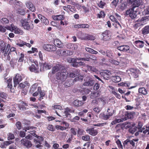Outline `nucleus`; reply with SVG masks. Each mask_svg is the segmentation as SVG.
<instances>
[{"mask_svg":"<svg viewBox=\"0 0 149 149\" xmlns=\"http://www.w3.org/2000/svg\"><path fill=\"white\" fill-rule=\"evenodd\" d=\"M21 23L24 29L28 31L33 29L34 27L33 22L27 19L21 20Z\"/></svg>","mask_w":149,"mask_h":149,"instance_id":"nucleus-1","label":"nucleus"},{"mask_svg":"<svg viewBox=\"0 0 149 149\" xmlns=\"http://www.w3.org/2000/svg\"><path fill=\"white\" fill-rule=\"evenodd\" d=\"M60 72H58L56 74V78L58 80L64 81L67 78L68 74L66 69L63 68L61 69Z\"/></svg>","mask_w":149,"mask_h":149,"instance_id":"nucleus-2","label":"nucleus"},{"mask_svg":"<svg viewBox=\"0 0 149 149\" xmlns=\"http://www.w3.org/2000/svg\"><path fill=\"white\" fill-rule=\"evenodd\" d=\"M139 6L134 5V7L127 10L126 12V14L128 15L132 19H134L136 17L137 15V12L136 10H135V8Z\"/></svg>","mask_w":149,"mask_h":149,"instance_id":"nucleus-3","label":"nucleus"},{"mask_svg":"<svg viewBox=\"0 0 149 149\" xmlns=\"http://www.w3.org/2000/svg\"><path fill=\"white\" fill-rule=\"evenodd\" d=\"M109 18L110 20L113 22L115 23V26H114L116 28H118L119 27H121V25L118 21H120L121 20V17L118 13H115L114 15H111L110 16Z\"/></svg>","mask_w":149,"mask_h":149,"instance_id":"nucleus-4","label":"nucleus"},{"mask_svg":"<svg viewBox=\"0 0 149 149\" xmlns=\"http://www.w3.org/2000/svg\"><path fill=\"white\" fill-rule=\"evenodd\" d=\"M28 136H26L25 138L22 139L20 141L21 145L28 148H30L32 146V144L31 141L27 139L28 138Z\"/></svg>","mask_w":149,"mask_h":149,"instance_id":"nucleus-5","label":"nucleus"},{"mask_svg":"<svg viewBox=\"0 0 149 149\" xmlns=\"http://www.w3.org/2000/svg\"><path fill=\"white\" fill-rule=\"evenodd\" d=\"M107 112V114L105 115L104 113H101V115L102 116L103 119L107 120L109 119V118L112 116L114 113V111L112 108H108Z\"/></svg>","mask_w":149,"mask_h":149,"instance_id":"nucleus-6","label":"nucleus"},{"mask_svg":"<svg viewBox=\"0 0 149 149\" xmlns=\"http://www.w3.org/2000/svg\"><path fill=\"white\" fill-rule=\"evenodd\" d=\"M42 47L44 49L49 52L55 51L56 49L55 46L47 44H44Z\"/></svg>","mask_w":149,"mask_h":149,"instance_id":"nucleus-7","label":"nucleus"},{"mask_svg":"<svg viewBox=\"0 0 149 149\" xmlns=\"http://www.w3.org/2000/svg\"><path fill=\"white\" fill-rule=\"evenodd\" d=\"M70 62L72 63V66L74 67L77 68L85 64L84 62L81 61L77 62V59H75L74 58H70Z\"/></svg>","mask_w":149,"mask_h":149,"instance_id":"nucleus-8","label":"nucleus"},{"mask_svg":"<svg viewBox=\"0 0 149 149\" xmlns=\"http://www.w3.org/2000/svg\"><path fill=\"white\" fill-rule=\"evenodd\" d=\"M129 70L130 72V74L134 78H138L141 74L140 70L136 68H130Z\"/></svg>","mask_w":149,"mask_h":149,"instance_id":"nucleus-9","label":"nucleus"},{"mask_svg":"<svg viewBox=\"0 0 149 149\" xmlns=\"http://www.w3.org/2000/svg\"><path fill=\"white\" fill-rule=\"evenodd\" d=\"M103 36L102 39L104 41L108 40L110 39L111 36V33L109 30H106L102 33Z\"/></svg>","mask_w":149,"mask_h":149,"instance_id":"nucleus-10","label":"nucleus"},{"mask_svg":"<svg viewBox=\"0 0 149 149\" xmlns=\"http://www.w3.org/2000/svg\"><path fill=\"white\" fill-rule=\"evenodd\" d=\"M22 80V76L19 74H17L13 78L14 87H16L17 85L19 84Z\"/></svg>","mask_w":149,"mask_h":149,"instance_id":"nucleus-11","label":"nucleus"},{"mask_svg":"<svg viewBox=\"0 0 149 149\" xmlns=\"http://www.w3.org/2000/svg\"><path fill=\"white\" fill-rule=\"evenodd\" d=\"M86 131L89 134L92 136H94L96 135L98 133V130L94 129V127H87Z\"/></svg>","mask_w":149,"mask_h":149,"instance_id":"nucleus-12","label":"nucleus"},{"mask_svg":"<svg viewBox=\"0 0 149 149\" xmlns=\"http://www.w3.org/2000/svg\"><path fill=\"white\" fill-rule=\"evenodd\" d=\"M29 68L31 72H34L36 73L39 72V67L38 64V63L37 64H32Z\"/></svg>","mask_w":149,"mask_h":149,"instance_id":"nucleus-13","label":"nucleus"},{"mask_svg":"<svg viewBox=\"0 0 149 149\" xmlns=\"http://www.w3.org/2000/svg\"><path fill=\"white\" fill-rule=\"evenodd\" d=\"M95 38L93 35L87 34H82L81 39L82 40H94Z\"/></svg>","mask_w":149,"mask_h":149,"instance_id":"nucleus-14","label":"nucleus"},{"mask_svg":"<svg viewBox=\"0 0 149 149\" xmlns=\"http://www.w3.org/2000/svg\"><path fill=\"white\" fill-rule=\"evenodd\" d=\"M25 5L26 7L31 11L34 12L36 11L35 7L31 1H26L25 3Z\"/></svg>","mask_w":149,"mask_h":149,"instance_id":"nucleus-15","label":"nucleus"},{"mask_svg":"<svg viewBox=\"0 0 149 149\" xmlns=\"http://www.w3.org/2000/svg\"><path fill=\"white\" fill-rule=\"evenodd\" d=\"M101 74L104 79L107 80L109 79L111 72L109 70H104L101 72Z\"/></svg>","mask_w":149,"mask_h":149,"instance_id":"nucleus-16","label":"nucleus"},{"mask_svg":"<svg viewBox=\"0 0 149 149\" xmlns=\"http://www.w3.org/2000/svg\"><path fill=\"white\" fill-rule=\"evenodd\" d=\"M52 65L51 63H45L42 65L40 67V71L41 72H42L45 69H50L51 68Z\"/></svg>","mask_w":149,"mask_h":149,"instance_id":"nucleus-17","label":"nucleus"},{"mask_svg":"<svg viewBox=\"0 0 149 149\" xmlns=\"http://www.w3.org/2000/svg\"><path fill=\"white\" fill-rule=\"evenodd\" d=\"M5 76H6L7 75L5 74ZM4 79H5V82L7 84V88H9L10 90V91L12 92L11 91L13 88V86L12 85V78H9L8 79H7V78L5 77V76L4 77Z\"/></svg>","mask_w":149,"mask_h":149,"instance_id":"nucleus-18","label":"nucleus"},{"mask_svg":"<svg viewBox=\"0 0 149 149\" xmlns=\"http://www.w3.org/2000/svg\"><path fill=\"white\" fill-rule=\"evenodd\" d=\"M54 44L55 46L59 48H63L64 47L63 43L58 39H56L54 40Z\"/></svg>","mask_w":149,"mask_h":149,"instance_id":"nucleus-19","label":"nucleus"},{"mask_svg":"<svg viewBox=\"0 0 149 149\" xmlns=\"http://www.w3.org/2000/svg\"><path fill=\"white\" fill-rule=\"evenodd\" d=\"M134 112H129L128 111L125 112L124 114L125 116L122 118L124 120H125L129 118H132L133 117V114H134Z\"/></svg>","mask_w":149,"mask_h":149,"instance_id":"nucleus-20","label":"nucleus"},{"mask_svg":"<svg viewBox=\"0 0 149 149\" xmlns=\"http://www.w3.org/2000/svg\"><path fill=\"white\" fill-rule=\"evenodd\" d=\"M135 46L138 48H142L144 46V42L142 40H135L133 43Z\"/></svg>","mask_w":149,"mask_h":149,"instance_id":"nucleus-21","label":"nucleus"},{"mask_svg":"<svg viewBox=\"0 0 149 149\" xmlns=\"http://www.w3.org/2000/svg\"><path fill=\"white\" fill-rule=\"evenodd\" d=\"M38 17L39 19L41 20V22L45 25H47L49 24V22L48 19L44 16L41 14H39L38 15Z\"/></svg>","mask_w":149,"mask_h":149,"instance_id":"nucleus-22","label":"nucleus"},{"mask_svg":"<svg viewBox=\"0 0 149 149\" xmlns=\"http://www.w3.org/2000/svg\"><path fill=\"white\" fill-rule=\"evenodd\" d=\"M117 48L121 51L125 52L129 50L130 47L128 45H123L117 47Z\"/></svg>","mask_w":149,"mask_h":149,"instance_id":"nucleus-23","label":"nucleus"},{"mask_svg":"<svg viewBox=\"0 0 149 149\" xmlns=\"http://www.w3.org/2000/svg\"><path fill=\"white\" fill-rule=\"evenodd\" d=\"M42 113H44L46 114L47 112L45 110H37L35 113V117L37 118L40 119L41 117V115Z\"/></svg>","mask_w":149,"mask_h":149,"instance_id":"nucleus-24","label":"nucleus"},{"mask_svg":"<svg viewBox=\"0 0 149 149\" xmlns=\"http://www.w3.org/2000/svg\"><path fill=\"white\" fill-rule=\"evenodd\" d=\"M63 67H62V66L59 65H57L53 67L52 73L53 74H54L59 70L61 71V69H63Z\"/></svg>","mask_w":149,"mask_h":149,"instance_id":"nucleus-25","label":"nucleus"},{"mask_svg":"<svg viewBox=\"0 0 149 149\" xmlns=\"http://www.w3.org/2000/svg\"><path fill=\"white\" fill-rule=\"evenodd\" d=\"M28 106L27 104L25 102L21 101L18 104V107L20 110H25L26 108L25 106Z\"/></svg>","mask_w":149,"mask_h":149,"instance_id":"nucleus-26","label":"nucleus"},{"mask_svg":"<svg viewBox=\"0 0 149 149\" xmlns=\"http://www.w3.org/2000/svg\"><path fill=\"white\" fill-rule=\"evenodd\" d=\"M52 17L54 20H60L61 21L62 20H64L65 18L64 16L62 15H53Z\"/></svg>","mask_w":149,"mask_h":149,"instance_id":"nucleus-27","label":"nucleus"},{"mask_svg":"<svg viewBox=\"0 0 149 149\" xmlns=\"http://www.w3.org/2000/svg\"><path fill=\"white\" fill-rule=\"evenodd\" d=\"M13 26L14 29H13V32H14V33L15 34H19L20 35L23 34L24 32L22 30L18 28L16 26Z\"/></svg>","mask_w":149,"mask_h":149,"instance_id":"nucleus-28","label":"nucleus"},{"mask_svg":"<svg viewBox=\"0 0 149 149\" xmlns=\"http://www.w3.org/2000/svg\"><path fill=\"white\" fill-rule=\"evenodd\" d=\"M24 54L22 53H21L19 55V57L18 60V63H17V66H19V64H21L19 66L20 67V66H22V62H23V60H24Z\"/></svg>","mask_w":149,"mask_h":149,"instance_id":"nucleus-29","label":"nucleus"},{"mask_svg":"<svg viewBox=\"0 0 149 149\" xmlns=\"http://www.w3.org/2000/svg\"><path fill=\"white\" fill-rule=\"evenodd\" d=\"M84 103L81 101H79L78 100H74L73 102V104L75 107H78L82 106L83 105Z\"/></svg>","mask_w":149,"mask_h":149,"instance_id":"nucleus-30","label":"nucleus"},{"mask_svg":"<svg viewBox=\"0 0 149 149\" xmlns=\"http://www.w3.org/2000/svg\"><path fill=\"white\" fill-rule=\"evenodd\" d=\"M6 43L4 42L3 41H1V42L0 47L1 51L2 53H3L5 52L6 50Z\"/></svg>","mask_w":149,"mask_h":149,"instance_id":"nucleus-31","label":"nucleus"},{"mask_svg":"<svg viewBox=\"0 0 149 149\" xmlns=\"http://www.w3.org/2000/svg\"><path fill=\"white\" fill-rule=\"evenodd\" d=\"M138 92L139 93L144 95L147 94L148 93L147 90L145 88L143 87H141L139 88Z\"/></svg>","mask_w":149,"mask_h":149,"instance_id":"nucleus-32","label":"nucleus"},{"mask_svg":"<svg viewBox=\"0 0 149 149\" xmlns=\"http://www.w3.org/2000/svg\"><path fill=\"white\" fill-rule=\"evenodd\" d=\"M91 92V91L88 88H83L80 91L81 93L84 95H86Z\"/></svg>","mask_w":149,"mask_h":149,"instance_id":"nucleus-33","label":"nucleus"},{"mask_svg":"<svg viewBox=\"0 0 149 149\" xmlns=\"http://www.w3.org/2000/svg\"><path fill=\"white\" fill-rule=\"evenodd\" d=\"M111 80L113 82L117 83L120 82L121 80V79L118 76H113L112 77Z\"/></svg>","mask_w":149,"mask_h":149,"instance_id":"nucleus-34","label":"nucleus"},{"mask_svg":"<svg viewBox=\"0 0 149 149\" xmlns=\"http://www.w3.org/2000/svg\"><path fill=\"white\" fill-rule=\"evenodd\" d=\"M93 81L89 79L88 81H86L83 84V85L85 86H91L93 85Z\"/></svg>","mask_w":149,"mask_h":149,"instance_id":"nucleus-35","label":"nucleus"},{"mask_svg":"<svg viewBox=\"0 0 149 149\" xmlns=\"http://www.w3.org/2000/svg\"><path fill=\"white\" fill-rule=\"evenodd\" d=\"M91 92V95L90 97L91 99L95 98L100 96V93L98 91Z\"/></svg>","mask_w":149,"mask_h":149,"instance_id":"nucleus-36","label":"nucleus"},{"mask_svg":"<svg viewBox=\"0 0 149 149\" xmlns=\"http://www.w3.org/2000/svg\"><path fill=\"white\" fill-rule=\"evenodd\" d=\"M72 54V52L70 50H66V51H62V56H67Z\"/></svg>","mask_w":149,"mask_h":149,"instance_id":"nucleus-37","label":"nucleus"},{"mask_svg":"<svg viewBox=\"0 0 149 149\" xmlns=\"http://www.w3.org/2000/svg\"><path fill=\"white\" fill-rule=\"evenodd\" d=\"M61 125L63 126V127L65 128H64V130H66L69 128L70 124L69 123L65 121H62L61 123Z\"/></svg>","mask_w":149,"mask_h":149,"instance_id":"nucleus-38","label":"nucleus"},{"mask_svg":"<svg viewBox=\"0 0 149 149\" xmlns=\"http://www.w3.org/2000/svg\"><path fill=\"white\" fill-rule=\"evenodd\" d=\"M106 55L107 56L112 58L113 57V53L112 51L110 50H107L106 51Z\"/></svg>","mask_w":149,"mask_h":149,"instance_id":"nucleus-39","label":"nucleus"},{"mask_svg":"<svg viewBox=\"0 0 149 149\" xmlns=\"http://www.w3.org/2000/svg\"><path fill=\"white\" fill-rule=\"evenodd\" d=\"M77 129L74 128H71L70 130V133L71 134V136L73 137V136H76L77 135Z\"/></svg>","mask_w":149,"mask_h":149,"instance_id":"nucleus-40","label":"nucleus"},{"mask_svg":"<svg viewBox=\"0 0 149 149\" xmlns=\"http://www.w3.org/2000/svg\"><path fill=\"white\" fill-rule=\"evenodd\" d=\"M17 60L15 59H12L10 61V64L11 67L14 68V67L17 65Z\"/></svg>","mask_w":149,"mask_h":149,"instance_id":"nucleus-41","label":"nucleus"},{"mask_svg":"<svg viewBox=\"0 0 149 149\" xmlns=\"http://www.w3.org/2000/svg\"><path fill=\"white\" fill-rule=\"evenodd\" d=\"M77 133L78 136H80L85 134V131L83 130L80 128H78Z\"/></svg>","mask_w":149,"mask_h":149,"instance_id":"nucleus-42","label":"nucleus"},{"mask_svg":"<svg viewBox=\"0 0 149 149\" xmlns=\"http://www.w3.org/2000/svg\"><path fill=\"white\" fill-rule=\"evenodd\" d=\"M105 16V14L104 11H101L97 15V17L99 18H104Z\"/></svg>","mask_w":149,"mask_h":149,"instance_id":"nucleus-43","label":"nucleus"},{"mask_svg":"<svg viewBox=\"0 0 149 149\" xmlns=\"http://www.w3.org/2000/svg\"><path fill=\"white\" fill-rule=\"evenodd\" d=\"M109 61L111 63L116 65H118L120 64L119 61L115 60L113 58L109 59Z\"/></svg>","mask_w":149,"mask_h":149,"instance_id":"nucleus-44","label":"nucleus"},{"mask_svg":"<svg viewBox=\"0 0 149 149\" xmlns=\"http://www.w3.org/2000/svg\"><path fill=\"white\" fill-rule=\"evenodd\" d=\"M81 139L84 141L88 142L90 141L91 140L90 136L88 134L82 136Z\"/></svg>","mask_w":149,"mask_h":149,"instance_id":"nucleus-45","label":"nucleus"},{"mask_svg":"<svg viewBox=\"0 0 149 149\" xmlns=\"http://www.w3.org/2000/svg\"><path fill=\"white\" fill-rule=\"evenodd\" d=\"M142 33L143 34H146L149 33V26H145L142 29Z\"/></svg>","mask_w":149,"mask_h":149,"instance_id":"nucleus-46","label":"nucleus"},{"mask_svg":"<svg viewBox=\"0 0 149 149\" xmlns=\"http://www.w3.org/2000/svg\"><path fill=\"white\" fill-rule=\"evenodd\" d=\"M10 47V44H8L6 46V51H5V52H3V56H4L6 57V56L7 55V54L8 53V51Z\"/></svg>","mask_w":149,"mask_h":149,"instance_id":"nucleus-47","label":"nucleus"},{"mask_svg":"<svg viewBox=\"0 0 149 149\" xmlns=\"http://www.w3.org/2000/svg\"><path fill=\"white\" fill-rule=\"evenodd\" d=\"M1 21L2 24H8L9 22V20L6 18H3L1 20Z\"/></svg>","mask_w":149,"mask_h":149,"instance_id":"nucleus-48","label":"nucleus"},{"mask_svg":"<svg viewBox=\"0 0 149 149\" xmlns=\"http://www.w3.org/2000/svg\"><path fill=\"white\" fill-rule=\"evenodd\" d=\"M0 97L4 99H6L8 97V95L6 93L0 91Z\"/></svg>","mask_w":149,"mask_h":149,"instance_id":"nucleus-49","label":"nucleus"},{"mask_svg":"<svg viewBox=\"0 0 149 149\" xmlns=\"http://www.w3.org/2000/svg\"><path fill=\"white\" fill-rule=\"evenodd\" d=\"M68 20L65 19L62 20L60 22V24L62 26H67L68 24Z\"/></svg>","mask_w":149,"mask_h":149,"instance_id":"nucleus-50","label":"nucleus"},{"mask_svg":"<svg viewBox=\"0 0 149 149\" xmlns=\"http://www.w3.org/2000/svg\"><path fill=\"white\" fill-rule=\"evenodd\" d=\"M47 128L48 130L52 132L54 131L55 130V127L52 125H49Z\"/></svg>","mask_w":149,"mask_h":149,"instance_id":"nucleus-51","label":"nucleus"},{"mask_svg":"<svg viewBox=\"0 0 149 149\" xmlns=\"http://www.w3.org/2000/svg\"><path fill=\"white\" fill-rule=\"evenodd\" d=\"M141 5L142 6H143V7L144 8V5H143L142 3V0H137L136 2L134 4V5H136V6H139Z\"/></svg>","mask_w":149,"mask_h":149,"instance_id":"nucleus-52","label":"nucleus"},{"mask_svg":"<svg viewBox=\"0 0 149 149\" xmlns=\"http://www.w3.org/2000/svg\"><path fill=\"white\" fill-rule=\"evenodd\" d=\"M29 133L30 134L33 135V136H34L35 137H36L38 138H39V137H40V138L41 139V140L42 141L43 140V137H40L36 134V131H30Z\"/></svg>","mask_w":149,"mask_h":149,"instance_id":"nucleus-53","label":"nucleus"},{"mask_svg":"<svg viewBox=\"0 0 149 149\" xmlns=\"http://www.w3.org/2000/svg\"><path fill=\"white\" fill-rule=\"evenodd\" d=\"M137 130L136 127H135L134 128L133 127L130 128L129 129V132L132 134H134Z\"/></svg>","mask_w":149,"mask_h":149,"instance_id":"nucleus-54","label":"nucleus"},{"mask_svg":"<svg viewBox=\"0 0 149 149\" xmlns=\"http://www.w3.org/2000/svg\"><path fill=\"white\" fill-rule=\"evenodd\" d=\"M84 147L82 148V149H90V142H87L84 145Z\"/></svg>","mask_w":149,"mask_h":149,"instance_id":"nucleus-55","label":"nucleus"},{"mask_svg":"<svg viewBox=\"0 0 149 149\" xmlns=\"http://www.w3.org/2000/svg\"><path fill=\"white\" fill-rule=\"evenodd\" d=\"M13 26H15L13 24H12L10 26H7L5 27V28L7 30H10L11 31L13 32Z\"/></svg>","mask_w":149,"mask_h":149,"instance_id":"nucleus-56","label":"nucleus"},{"mask_svg":"<svg viewBox=\"0 0 149 149\" xmlns=\"http://www.w3.org/2000/svg\"><path fill=\"white\" fill-rule=\"evenodd\" d=\"M25 42L22 40H20L19 42L16 43V45L19 47H22L25 45Z\"/></svg>","mask_w":149,"mask_h":149,"instance_id":"nucleus-57","label":"nucleus"},{"mask_svg":"<svg viewBox=\"0 0 149 149\" xmlns=\"http://www.w3.org/2000/svg\"><path fill=\"white\" fill-rule=\"evenodd\" d=\"M15 138L14 135L11 133H9L8 135V140L14 139Z\"/></svg>","mask_w":149,"mask_h":149,"instance_id":"nucleus-58","label":"nucleus"},{"mask_svg":"<svg viewBox=\"0 0 149 149\" xmlns=\"http://www.w3.org/2000/svg\"><path fill=\"white\" fill-rule=\"evenodd\" d=\"M16 125L17 129L18 130H20L21 129L22 127V124L21 122L20 121H17L16 123Z\"/></svg>","mask_w":149,"mask_h":149,"instance_id":"nucleus-59","label":"nucleus"},{"mask_svg":"<svg viewBox=\"0 0 149 149\" xmlns=\"http://www.w3.org/2000/svg\"><path fill=\"white\" fill-rule=\"evenodd\" d=\"M126 141L127 142H126V143L130 144V145L132 146L133 148L135 146V143L133 140H130L128 139V141Z\"/></svg>","mask_w":149,"mask_h":149,"instance_id":"nucleus-60","label":"nucleus"},{"mask_svg":"<svg viewBox=\"0 0 149 149\" xmlns=\"http://www.w3.org/2000/svg\"><path fill=\"white\" fill-rule=\"evenodd\" d=\"M130 83L129 82H125V86L126 87L129 89H131L133 88H135L136 86H130Z\"/></svg>","mask_w":149,"mask_h":149,"instance_id":"nucleus-61","label":"nucleus"},{"mask_svg":"<svg viewBox=\"0 0 149 149\" xmlns=\"http://www.w3.org/2000/svg\"><path fill=\"white\" fill-rule=\"evenodd\" d=\"M127 141H128V139H126L124 141L123 143V146L124 147L126 148L127 149L130 148L131 147L130 146V144L128 143L127 144V143H126Z\"/></svg>","mask_w":149,"mask_h":149,"instance_id":"nucleus-62","label":"nucleus"},{"mask_svg":"<svg viewBox=\"0 0 149 149\" xmlns=\"http://www.w3.org/2000/svg\"><path fill=\"white\" fill-rule=\"evenodd\" d=\"M106 3L104 1H101L98 4V6L101 8H103V7L105 6Z\"/></svg>","mask_w":149,"mask_h":149,"instance_id":"nucleus-63","label":"nucleus"},{"mask_svg":"<svg viewBox=\"0 0 149 149\" xmlns=\"http://www.w3.org/2000/svg\"><path fill=\"white\" fill-rule=\"evenodd\" d=\"M37 88V86L35 84L33 85L31 87L30 91L32 93H33L36 90Z\"/></svg>","mask_w":149,"mask_h":149,"instance_id":"nucleus-64","label":"nucleus"}]
</instances>
